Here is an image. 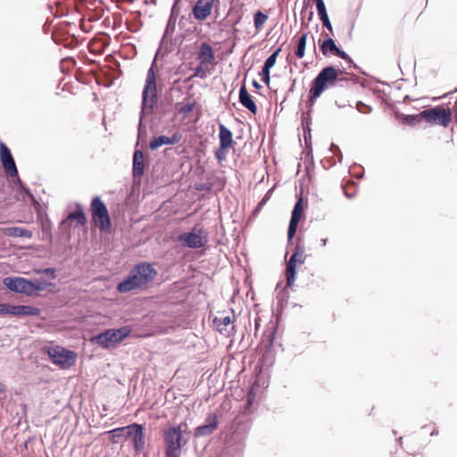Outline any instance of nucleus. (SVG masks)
Here are the masks:
<instances>
[{
    "instance_id": "nucleus-17",
    "label": "nucleus",
    "mask_w": 457,
    "mask_h": 457,
    "mask_svg": "<svg viewBox=\"0 0 457 457\" xmlns=\"http://www.w3.org/2000/svg\"><path fill=\"white\" fill-rule=\"evenodd\" d=\"M239 102L245 108L250 111L253 114L257 113V105L254 103L252 96L248 93L245 85L241 86L239 89Z\"/></svg>"
},
{
    "instance_id": "nucleus-21",
    "label": "nucleus",
    "mask_w": 457,
    "mask_h": 457,
    "mask_svg": "<svg viewBox=\"0 0 457 457\" xmlns=\"http://www.w3.org/2000/svg\"><path fill=\"white\" fill-rule=\"evenodd\" d=\"M40 309L29 305H12V315L13 316H37Z\"/></svg>"
},
{
    "instance_id": "nucleus-7",
    "label": "nucleus",
    "mask_w": 457,
    "mask_h": 457,
    "mask_svg": "<svg viewBox=\"0 0 457 457\" xmlns=\"http://www.w3.org/2000/svg\"><path fill=\"white\" fill-rule=\"evenodd\" d=\"M420 115L428 123L444 128H446L452 120L450 109H445L444 105L426 108L420 112Z\"/></svg>"
},
{
    "instance_id": "nucleus-63",
    "label": "nucleus",
    "mask_w": 457,
    "mask_h": 457,
    "mask_svg": "<svg viewBox=\"0 0 457 457\" xmlns=\"http://www.w3.org/2000/svg\"><path fill=\"white\" fill-rule=\"evenodd\" d=\"M327 242H328V239H327V238H322V239H321V245H322L323 246H325V245H327Z\"/></svg>"
},
{
    "instance_id": "nucleus-32",
    "label": "nucleus",
    "mask_w": 457,
    "mask_h": 457,
    "mask_svg": "<svg viewBox=\"0 0 457 457\" xmlns=\"http://www.w3.org/2000/svg\"><path fill=\"white\" fill-rule=\"evenodd\" d=\"M281 51V47L277 48L264 62L262 69H266L270 71V69L275 65L277 62V58Z\"/></svg>"
},
{
    "instance_id": "nucleus-13",
    "label": "nucleus",
    "mask_w": 457,
    "mask_h": 457,
    "mask_svg": "<svg viewBox=\"0 0 457 457\" xmlns=\"http://www.w3.org/2000/svg\"><path fill=\"white\" fill-rule=\"evenodd\" d=\"M129 429L128 437L132 436V444L136 452L140 453L143 451L145 447V433H144V426L142 424L133 423L127 426Z\"/></svg>"
},
{
    "instance_id": "nucleus-26",
    "label": "nucleus",
    "mask_w": 457,
    "mask_h": 457,
    "mask_svg": "<svg viewBox=\"0 0 457 457\" xmlns=\"http://www.w3.org/2000/svg\"><path fill=\"white\" fill-rule=\"evenodd\" d=\"M111 435V441L113 444H118L121 439H127L129 435V429L127 426L116 428L108 432Z\"/></svg>"
},
{
    "instance_id": "nucleus-22",
    "label": "nucleus",
    "mask_w": 457,
    "mask_h": 457,
    "mask_svg": "<svg viewBox=\"0 0 457 457\" xmlns=\"http://www.w3.org/2000/svg\"><path fill=\"white\" fill-rule=\"evenodd\" d=\"M318 15L322 22L323 27L329 31L333 30L332 24L327 12L326 5L323 0H315Z\"/></svg>"
},
{
    "instance_id": "nucleus-50",
    "label": "nucleus",
    "mask_w": 457,
    "mask_h": 457,
    "mask_svg": "<svg viewBox=\"0 0 457 457\" xmlns=\"http://www.w3.org/2000/svg\"><path fill=\"white\" fill-rule=\"evenodd\" d=\"M194 76L195 77H199L201 79L204 78L205 77V73L204 71V69L202 67V65H199L197 66L195 69V71H194Z\"/></svg>"
},
{
    "instance_id": "nucleus-20",
    "label": "nucleus",
    "mask_w": 457,
    "mask_h": 457,
    "mask_svg": "<svg viewBox=\"0 0 457 457\" xmlns=\"http://www.w3.org/2000/svg\"><path fill=\"white\" fill-rule=\"evenodd\" d=\"M197 58L201 64H208L213 61L214 53L210 44L206 42L201 44Z\"/></svg>"
},
{
    "instance_id": "nucleus-47",
    "label": "nucleus",
    "mask_w": 457,
    "mask_h": 457,
    "mask_svg": "<svg viewBox=\"0 0 457 457\" xmlns=\"http://www.w3.org/2000/svg\"><path fill=\"white\" fill-rule=\"evenodd\" d=\"M19 191L23 194L25 196L29 197L32 202H36V198L34 195L31 193L29 188H28L25 185L21 186Z\"/></svg>"
},
{
    "instance_id": "nucleus-15",
    "label": "nucleus",
    "mask_w": 457,
    "mask_h": 457,
    "mask_svg": "<svg viewBox=\"0 0 457 457\" xmlns=\"http://www.w3.org/2000/svg\"><path fill=\"white\" fill-rule=\"evenodd\" d=\"M145 156L141 150L136 149L133 153L132 160V177L136 179H141L145 174Z\"/></svg>"
},
{
    "instance_id": "nucleus-31",
    "label": "nucleus",
    "mask_w": 457,
    "mask_h": 457,
    "mask_svg": "<svg viewBox=\"0 0 457 457\" xmlns=\"http://www.w3.org/2000/svg\"><path fill=\"white\" fill-rule=\"evenodd\" d=\"M215 430L210 428L207 425H200L195 428L194 431L195 437H204L211 436L214 433Z\"/></svg>"
},
{
    "instance_id": "nucleus-12",
    "label": "nucleus",
    "mask_w": 457,
    "mask_h": 457,
    "mask_svg": "<svg viewBox=\"0 0 457 457\" xmlns=\"http://www.w3.org/2000/svg\"><path fill=\"white\" fill-rule=\"evenodd\" d=\"M3 284L12 292L23 294L29 296V279L22 277H5L3 279Z\"/></svg>"
},
{
    "instance_id": "nucleus-2",
    "label": "nucleus",
    "mask_w": 457,
    "mask_h": 457,
    "mask_svg": "<svg viewBox=\"0 0 457 457\" xmlns=\"http://www.w3.org/2000/svg\"><path fill=\"white\" fill-rule=\"evenodd\" d=\"M157 271L148 262H140L135 265L129 275L117 285L120 293H128L134 289L146 286L153 281Z\"/></svg>"
},
{
    "instance_id": "nucleus-55",
    "label": "nucleus",
    "mask_w": 457,
    "mask_h": 457,
    "mask_svg": "<svg viewBox=\"0 0 457 457\" xmlns=\"http://www.w3.org/2000/svg\"><path fill=\"white\" fill-rule=\"evenodd\" d=\"M309 21H305L303 17L301 18V27L304 28L308 26Z\"/></svg>"
},
{
    "instance_id": "nucleus-61",
    "label": "nucleus",
    "mask_w": 457,
    "mask_h": 457,
    "mask_svg": "<svg viewBox=\"0 0 457 457\" xmlns=\"http://www.w3.org/2000/svg\"><path fill=\"white\" fill-rule=\"evenodd\" d=\"M307 10H308L307 6H303L302 11H301V15L303 16V13H305L307 12Z\"/></svg>"
},
{
    "instance_id": "nucleus-28",
    "label": "nucleus",
    "mask_w": 457,
    "mask_h": 457,
    "mask_svg": "<svg viewBox=\"0 0 457 457\" xmlns=\"http://www.w3.org/2000/svg\"><path fill=\"white\" fill-rule=\"evenodd\" d=\"M422 120H424V118L421 117L420 112L417 114L403 115L402 121L404 125L415 126L417 124H420Z\"/></svg>"
},
{
    "instance_id": "nucleus-35",
    "label": "nucleus",
    "mask_w": 457,
    "mask_h": 457,
    "mask_svg": "<svg viewBox=\"0 0 457 457\" xmlns=\"http://www.w3.org/2000/svg\"><path fill=\"white\" fill-rule=\"evenodd\" d=\"M204 425H207L210 428L216 430L218 428V416L215 413H210L204 420Z\"/></svg>"
},
{
    "instance_id": "nucleus-29",
    "label": "nucleus",
    "mask_w": 457,
    "mask_h": 457,
    "mask_svg": "<svg viewBox=\"0 0 457 457\" xmlns=\"http://www.w3.org/2000/svg\"><path fill=\"white\" fill-rule=\"evenodd\" d=\"M303 214V198L300 197L295 204V206H294L292 213H291V218L301 220Z\"/></svg>"
},
{
    "instance_id": "nucleus-46",
    "label": "nucleus",
    "mask_w": 457,
    "mask_h": 457,
    "mask_svg": "<svg viewBox=\"0 0 457 457\" xmlns=\"http://www.w3.org/2000/svg\"><path fill=\"white\" fill-rule=\"evenodd\" d=\"M259 75L262 78V80L266 84L269 85L270 81V71L266 69H262Z\"/></svg>"
},
{
    "instance_id": "nucleus-1",
    "label": "nucleus",
    "mask_w": 457,
    "mask_h": 457,
    "mask_svg": "<svg viewBox=\"0 0 457 457\" xmlns=\"http://www.w3.org/2000/svg\"><path fill=\"white\" fill-rule=\"evenodd\" d=\"M184 37L181 34L175 36L162 37L155 56L152 62L151 67L147 71L145 83L142 92V102L140 110V120L138 123V137L143 133L146 134L145 129H143L142 120L145 116L150 115L154 112L158 103V92L156 86V76L154 72V66L157 58H164L179 46L182 45Z\"/></svg>"
},
{
    "instance_id": "nucleus-52",
    "label": "nucleus",
    "mask_w": 457,
    "mask_h": 457,
    "mask_svg": "<svg viewBox=\"0 0 457 457\" xmlns=\"http://www.w3.org/2000/svg\"><path fill=\"white\" fill-rule=\"evenodd\" d=\"M255 399V393L253 389L250 390V392L247 395V404L250 406L253 403Z\"/></svg>"
},
{
    "instance_id": "nucleus-51",
    "label": "nucleus",
    "mask_w": 457,
    "mask_h": 457,
    "mask_svg": "<svg viewBox=\"0 0 457 457\" xmlns=\"http://www.w3.org/2000/svg\"><path fill=\"white\" fill-rule=\"evenodd\" d=\"M276 328H273V330L268 335V346L270 347L273 345L275 335H276Z\"/></svg>"
},
{
    "instance_id": "nucleus-30",
    "label": "nucleus",
    "mask_w": 457,
    "mask_h": 457,
    "mask_svg": "<svg viewBox=\"0 0 457 457\" xmlns=\"http://www.w3.org/2000/svg\"><path fill=\"white\" fill-rule=\"evenodd\" d=\"M167 141L168 136L162 135L155 137L150 141L149 147L151 150L154 151L164 145H168Z\"/></svg>"
},
{
    "instance_id": "nucleus-56",
    "label": "nucleus",
    "mask_w": 457,
    "mask_h": 457,
    "mask_svg": "<svg viewBox=\"0 0 457 457\" xmlns=\"http://www.w3.org/2000/svg\"><path fill=\"white\" fill-rule=\"evenodd\" d=\"M347 62V63L351 66H353V68L357 69L358 66L353 62V59L350 57V60H345Z\"/></svg>"
},
{
    "instance_id": "nucleus-19",
    "label": "nucleus",
    "mask_w": 457,
    "mask_h": 457,
    "mask_svg": "<svg viewBox=\"0 0 457 457\" xmlns=\"http://www.w3.org/2000/svg\"><path fill=\"white\" fill-rule=\"evenodd\" d=\"M219 145L225 146L228 148L232 147L234 144L233 134L231 130L222 123L219 124Z\"/></svg>"
},
{
    "instance_id": "nucleus-45",
    "label": "nucleus",
    "mask_w": 457,
    "mask_h": 457,
    "mask_svg": "<svg viewBox=\"0 0 457 457\" xmlns=\"http://www.w3.org/2000/svg\"><path fill=\"white\" fill-rule=\"evenodd\" d=\"M329 151L334 153L335 155L337 156L339 162H342V160H343V154H342L340 148L338 147V145H337L336 144L332 143L330 147H329Z\"/></svg>"
},
{
    "instance_id": "nucleus-6",
    "label": "nucleus",
    "mask_w": 457,
    "mask_h": 457,
    "mask_svg": "<svg viewBox=\"0 0 457 457\" xmlns=\"http://www.w3.org/2000/svg\"><path fill=\"white\" fill-rule=\"evenodd\" d=\"M92 221L101 231H110L112 221L108 209L100 196H95L90 204Z\"/></svg>"
},
{
    "instance_id": "nucleus-43",
    "label": "nucleus",
    "mask_w": 457,
    "mask_h": 457,
    "mask_svg": "<svg viewBox=\"0 0 457 457\" xmlns=\"http://www.w3.org/2000/svg\"><path fill=\"white\" fill-rule=\"evenodd\" d=\"M194 108L195 103H188L179 107V112L183 115H187L194 110Z\"/></svg>"
},
{
    "instance_id": "nucleus-9",
    "label": "nucleus",
    "mask_w": 457,
    "mask_h": 457,
    "mask_svg": "<svg viewBox=\"0 0 457 457\" xmlns=\"http://www.w3.org/2000/svg\"><path fill=\"white\" fill-rule=\"evenodd\" d=\"M46 353L53 363L61 367H71L76 360V353L61 345H54L47 347Z\"/></svg>"
},
{
    "instance_id": "nucleus-54",
    "label": "nucleus",
    "mask_w": 457,
    "mask_h": 457,
    "mask_svg": "<svg viewBox=\"0 0 457 457\" xmlns=\"http://www.w3.org/2000/svg\"><path fill=\"white\" fill-rule=\"evenodd\" d=\"M6 391L5 385L0 381V395L4 394Z\"/></svg>"
},
{
    "instance_id": "nucleus-42",
    "label": "nucleus",
    "mask_w": 457,
    "mask_h": 457,
    "mask_svg": "<svg viewBox=\"0 0 457 457\" xmlns=\"http://www.w3.org/2000/svg\"><path fill=\"white\" fill-rule=\"evenodd\" d=\"M356 109L360 112H364V113H370L372 111V107L370 105H368L361 101H358L356 103Z\"/></svg>"
},
{
    "instance_id": "nucleus-59",
    "label": "nucleus",
    "mask_w": 457,
    "mask_h": 457,
    "mask_svg": "<svg viewBox=\"0 0 457 457\" xmlns=\"http://www.w3.org/2000/svg\"><path fill=\"white\" fill-rule=\"evenodd\" d=\"M455 113H454V121L455 125L457 126V100L455 101Z\"/></svg>"
},
{
    "instance_id": "nucleus-36",
    "label": "nucleus",
    "mask_w": 457,
    "mask_h": 457,
    "mask_svg": "<svg viewBox=\"0 0 457 457\" xmlns=\"http://www.w3.org/2000/svg\"><path fill=\"white\" fill-rule=\"evenodd\" d=\"M180 0H174V3L172 4L170 14L169 16V21H173L177 22L178 17L180 13V8L179 7V3Z\"/></svg>"
},
{
    "instance_id": "nucleus-34",
    "label": "nucleus",
    "mask_w": 457,
    "mask_h": 457,
    "mask_svg": "<svg viewBox=\"0 0 457 457\" xmlns=\"http://www.w3.org/2000/svg\"><path fill=\"white\" fill-rule=\"evenodd\" d=\"M299 220L290 218L287 228V241L291 243L297 230Z\"/></svg>"
},
{
    "instance_id": "nucleus-60",
    "label": "nucleus",
    "mask_w": 457,
    "mask_h": 457,
    "mask_svg": "<svg viewBox=\"0 0 457 457\" xmlns=\"http://www.w3.org/2000/svg\"><path fill=\"white\" fill-rule=\"evenodd\" d=\"M205 188H207L205 184H201L198 187H196V189L198 190H204Z\"/></svg>"
},
{
    "instance_id": "nucleus-44",
    "label": "nucleus",
    "mask_w": 457,
    "mask_h": 457,
    "mask_svg": "<svg viewBox=\"0 0 457 457\" xmlns=\"http://www.w3.org/2000/svg\"><path fill=\"white\" fill-rule=\"evenodd\" d=\"M12 304L0 303V317L4 315H12Z\"/></svg>"
},
{
    "instance_id": "nucleus-4",
    "label": "nucleus",
    "mask_w": 457,
    "mask_h": 457,
    "mask_svg": "<svg viewBox=\"0 0 457 457\" xmlns=\"http://www.w3.org/2000/svg\"><path fill=\"white\" fill-rule=\"evenodd\" d=\"M341 73H343L342 71L332 65L326 66L320 71L318 75L312 80L309 92V102L312 105L327 88L335 84Z\"/></svg>"
},
{
    "instance_id": "nucleus-24",
    "label": "nucleus",
    "mask_w": 457,
    "mask_h": 457,
    "mask_svg": "<svg viewBox=\"0 0 457 457\" xmlns=\"http://www.w3.org/2000/svg\"><path fill=\"white\" fill-rule=\"evenodd\" d=\"M4 235L12 237H32V231L28 228L21 227H9L5 228L4 230Z\"/></svg>"
},
{
    "instance_id": "nucleus-3",
    "label": "nucleus",
    "mask_w": 457,
    "mask_h": 457,
    "mask_svg": "<svg viewBox=\"0 0 457 457\" xmlns=\"http://www.w3.org/2000/svg\"><path fill=\"white\" fill-rule=\"evenodd\" d=\"M191 432L186 422H180L163 431L166 457H180L181 449L190 439Z\"/></svg>"
},
{
    "instance_id": "nucleus-48",
    "label": "nucleus",
    "mask_w": 457,
    "mask_h": 457,
    "mask_svg": "<svg viewBox=\"0 0 457 457\" xmlns=\"http://www.w3.org/2000/svg\"><path fill=\"white\" fill-rule=\"evenodd\" d=\"M180 139H181V135L179 133H175L171 137H168L167 144L168 145H175V144L179 143Z\"/></svg>"
},
{
    "instance_id": "nucleus-49",
    "label": "nucleus",
    "mask_w": 457,
    "mask_h": 457,
    "mask_svg": "<svg viewBox=\"0 0 457 457\" xmlns=\"http://www.w3.org/2000/svg\"><path fill=\"white\" fill-rule=\"evenodd\" d=\"M335 56H337L343 60H350V56L347 53H345L343 49H341L340 47H337L335 54Z\"/></svg>"
},
{
    "instance_id": "nucleus-27",
    "label": "nucleus",
    "mask_w": 457,
    "mask_h": 457,
    "mask_svg": "<svg viewBox=\"0 0 457 457\" xmlns=\"http://www.w3.org/2000/svg\"><path fill=\"white\" fill-rule=\"evenodd\" d=\"M307 37H308V34L303 33L297 39L295 54L299 59H302L305 54Z\"/></svg>"
},
{
    "instance_id": "nucleus-39",
    "label": "nucleus",
    "mask_w": 457,
    "mask_h": 457,
    "mask_svg": "<svg viewBox=\"0 0 457 457\" xmlns=\"http://www.w3.org/2000/svg\"><path fill=\"white\" fill-rule=\"evenodd\" d=\"M36 273L46 275L52 279L56 278V270L54 268H44V269L37 270Z\"/></svg>"
},
{
    "instance_id": "nucleus-14",
    "label": "nucleus",
    "mask_w": 457,
    "mask_h": 457,
    "mask_svg": "<svg viewBox=\"0 0 457 457\" xmlns=\"http://www.w3.org/2000/svg\"><path fill=\"white\" fill-rule=\"evenodd\" d=\"M215 0H197L195 4L192 13L195 20L204 21L212 13Z\"/></svg>"
},
{
    "instance_id": "nucleus-10",
    "label": "nucleus",
    "mask_w": 457,
    "mask_h": 457,
    "mask_svg": "<svg viewBox=\"0 0 457 457\" xmlns=\"http://www.w3.org/2000/svg\"><path fill=\"white\" fill-rule=\"evenodd\" d=\"M203 234V229L194 228L190 232L181 233L179 236V241L186 247L197 249L204 246L208 242L207 236Z\"/></svg>"
},
{
    "instance_id": "nucleus-53",
    "label": "nucleus",
    "mask_w": 457,
    "mask_h": 457,
    "mask_svg": "<svg viewBox=\"0 0 457 457\" xmlns=\"http://www.w3.org/2000/svg\"><path fill=\"white\" fill-rule=\"evenodd\" d=\"M13 178L16 179L15 180V183L16 185L18 186V187L20 188L21 186H23L24 184L22 183V181L21 180L20 177H19V173L17 172V176H14Z\"/></svg>"
},
{
    "instance_id": "nucleus-33",
    "label": "nucleus",
    "mask_w": 457,
    "mask_h": 457,
    "mask_svg": "<svg viewBox=\"0 0 457 457\" xmlns=\"http://www.w3.org/2000/svg\"><path fill=\"white\" fill-rule=\"evenodd\" d=\"M268 20V15L262 11H257L253 15V24L257 30H259L265 21Z\"/></svg>"
},
{
    "instance_id": "nucleus-41",
    "label": "nucleus",
    "mask_w": 457,
    "mask_h": 457,
    "mask_svg": "<svg viewBox=\"0 0 457 457\" xmlns=\"http://www.w3.org/2000/svg\"><path fill=\"white\" fill-rule=\"evenodd\" d=\"M303 136L305 138V142H307V138H311V128H310V121L309 118H303ZM306 145L308 146V143H306Z\"/></svg>"
},
{
    "instance_id": "nucleus-62",
    "label": "nucleus",
    "mask_w": 457,
    "mask_h": 457,
    "mask_svg": "<svg viewBox=\"0 0 457 457\" xmlns=\"http://www.w3.org/2000/svg\"><path fill=\"white\" fill-rule=\"evenodd\" d=\"M438 435V430L436 429H434L431 433H430V436H437Z\"/></svg>"
},
{
    "instance_id": "nucleus-11",
    "label": "nucleus",
    "mask_w": 457,
    "mask_h": 457,
    "mask_svg": "<svg viewBox=\"0 0 457 457\" xmlns=\"http://www.w3.org/2000/svg\"><path fill=\"white\" fill-rule=\"evenodd\" d=\"M0 161L3 169L7 176L14 177L17 176V166L12 157L11 150L3 142H0Z\"/></svg>"
},
{
    "instance_id": "nucleus-5",
    "label": "nucleus",
    "mask_w": 457,
    "mask_h": 457,
    "mask_svg": "<svg viewBox=\"0 0 457 457\" xmlns=\"http://www.w3.org/2000/svg\"><path fill=\"white\" fill-rule=\"evenodd\" d=\"M131 333V328L123 326L120 328H108L91 337L92 344L104 349L109 348L114 344L120 343Z\"/></svg>"
},
{
    "instance_id": "nucleus-16",
    "label": "nucleus",
    "mask_w": 457,
    "mask_h": 457,
    "mask_svg": "<svg viewBox=\"0 0 457 457\" xmlns=\"http://www.w3.org/2000/svg\"><path fill=\"white\" fill-rule=\"evenodd\" d=\"M214 328L223 335H229L234 330L233 320L230 316L224 313L212 319Z\"/></svg>"
},
{
    "instance_id": "nucleus-38",
    "label": "nucleus",
    "mask_w": 457,
    "mask_h": 457,
    "mask_svg": "<svg viewBox=\"0 0 457 457\" xmlns=\"http://www.w3.org/2000/svg\"><path fill=\"white\" fill-rule=\"evenodd\" d=\"M272 192V188L270 189L265 195L262 198V200L258 203V204L256 205V207L254 208V211H253V213L256 214L257 212H259L262 208L266 204V203L270 200V194Z\"/></svg>"
},
{
    "instance_id": "nucleus-37",
    "label": "nucleus",
    "mask_w": 457,
    "mask_h": 457,
    "mask_svg": "<svg viewBox=\"0 0 457 457\" xmlns=\"http://www.w3.org/2000/svg\"><path fill=\"white\" fill-rule=\"evenodd\" d=\"M176 23H177L176 21H169L168 20L166 27H165V29H164V32H163L162 37H167L174 36V32H175V29H176Z\"/></svg>"
},
{
    "instance_id": "nucleus-64",
    "label": "nucleus",
    "mask_w": 457,
    "mask_h": 457,
    "mask_svg": "<svg viewBox=\"0 0 457 457\" xmlns=\"http://www.w3.org/2000/svg\"><path fill=\"white\" fill-rule=\"evenodd\" d=\"M295 82V80H294L293 84L291 85L290 88L288 89V92H293L294 91Z\"/></svg>"
},
{
    "instance_id": "nucleus-57",
    "label": "nucleus",
    "mask_w": 457,
    "mask_h": 457,
    "mask_svg": "<svg viewBox=\"0 0 457 457\" xmlns=\"http://www.w3.org/2000/svg\"><path fill=\"white\" fill-rule=\"evenodd\" d=\"M253 87L257 88V89L262 88V85L258 81H256V80L253 81Z\"/></svg>"
},
{
    "instance_id": "nucleus-18",
    "label": "nucleus",
    "mask_w": 457,
    "mask_h": 457,
    "mask_svg": "<svg viewBox=\"0 0 457 457\" xmlns=\"http://www.w3.org/2000/svg\"><path fill=\"white\" fill-rule=\"evenodd\" d=\"M72 220H75L78 226H84L87 223V217L80 204H76V210L69 213L66 219L62 221V224Z\"/></svg>"
},
{
    "instance_id": "nucleus-25",
    "label": "nucleus",
    "mask_w": 457,
    "mask_h": 457,
    "mask_svg": "<svg viewBox=\"0 0 457 457\" xmlns=\"http://www.w3.org/2000/svg\"><path fill=\"white\" fill-rule=\"evenodd\" d=\"M50 287H55V284L53 282H47L46 280L32 281L29 279V290L31 292L29 293V296L36 295V292L37 291H44Z\"/></svg>"
},
{
    "instance_id": "nucleus-23",
    "label": "nucleus",
    "mask_w": 457,
    "mask_h": 457,
    "mask_svg": "<svg viewBox=\"0 0 457 457\" xmlns=\"http://www.w3.org/2000/svg\"><path fill=\"white\" fill-rule=\"evenodd\" d=\"M337 47L335 40L328 35L324 40L320 42V49L326 57L334 55Z\"/></svg>"
},
{
    "instance_id": "nucleus-8",
    "label": "nucleus",
    "mask_w": 457,
    "mask_h": 457,
    "mask_svg": "<svg viewBox=\"0 0 457 457\" xmlns=\"http://www.w3.org/2000/svg\"><path fill=\"white\" fill-rule=\"evenodd\" d=\"M300 238L297 240L293 253L290 256L286 268L287 287H291L296 278V264H303L305 262L304 246L300 244Z\"/></svg>"
},
{
    "instance_id": "nucleus-40",
    "label": "nucleus",
    "mask_w": 457,
    "mask_h": 457,
    "mask_svg": "<svg viewBox=\"0 0 457 457\" xmlns=\"http://www.w3.org/2000/svg\"><path fill=\"white\" fill-rule=\"evenodd\" d=\"M228 148L225 146L219 145V148L215 151V158L219 162H221L226 158V152Z\"/></svg>"
},
{
    "instance_id": "nucleus-58",
    "label": "nucleus",
    "mask_w": 457,
    "mask_h": 457,
    "mask_svg": "<svg viewBox=\"0 0 457 457\" xmlns=\"http://www.w3.org/2000/svg\"><path fill=\"white\" fill-rule=\"evenodd\" d=\"M313 17V12L312 10L309 11L307 15V21L310 22L312 20Z\"/></svg>"
}]
</instances>
